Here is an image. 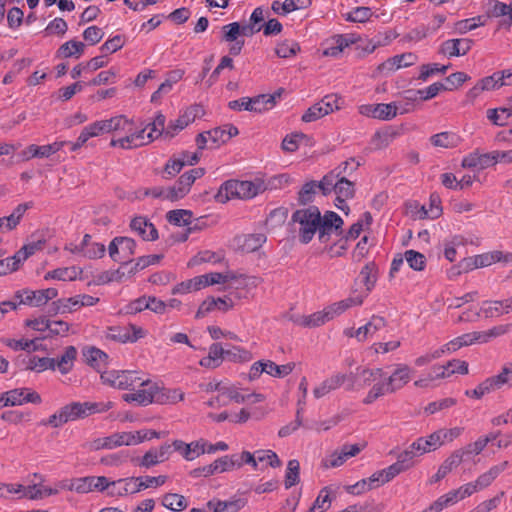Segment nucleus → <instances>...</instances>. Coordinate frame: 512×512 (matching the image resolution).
<instances>
[{
    "instance_id": "nucleus-1",
    "label": "nucleus",
    "mask_w": 512,
    "mask_h": 512,
    "mask_svg": "<svg viewBox=\"0 0 512 512\" xmlns=\"http://www.w3.org/2000/svg\"><path fill=\"white\" fill-rule=\"evenodd\" d=\"M350 35L351 37L349 38L344 37L343 34L333 36L331 38V45L323 49V55L337 57L345 48L353 47L358 52V55L361 56L362 54L372 53L379 44V42H373L368 39L366 34H364V37L360 34L357 37H355L356 34Z\"/></svg>"
},
{
    "instance_id": "nucleus-2",
    "label": "nucleus",
    "mask_w": 512,
    "mask_h": 512,
    "mask_svg": "<svg viewBox=\"0 0 512 512\" xmlns=\"http://www.w3.org/2000/svg\"><path fill=\"white\" fill-rule=\"evenodd\" d=\"M332 192L336 194V206L341 210L349 209L345 201L354 197L355 183L347 178H337L336 173H327L322 178L321 193L327 196Z\"/></svg>"
},
{
    "instance_id": "nucleus-3",
    "label": "nucleus",
    "mask_w": 512,
    "mask_h": 512,
    "mask_svg": "<svg viewBox=\"0 0 512 512\" xmlns=\"http://www.w3.org/2000/svg\"><path fill=\"white\" fill-rule=\"evenodd\" d=\"M292 221L299 224V240L308 244L318 232L320 224V210L316 206L298 209L292 214Z\"/></svg>"
},
{
    "instance_id": "nucleus-4",
    "label": "nucleus",
    "mask_w": 512,
    "mask_h": 512,
    "mask_svg": "<svg viewBox=\"0 0 512 512\" xmlns=\"http://www.w3.org/2000/svg\"><path fill=\"white\" fill-rule=\"evenodd\" d=\"M146 437L141 436V432H116L109 436L96 438L85 444L90 451L112 450L120 446L137 445L144 441Z\"/></svg>"
},
{
    "instance_id": "nucleus-5",
    "label": "nucleus",
    "mask_w": 512,
    "mask_h": 512,
    "mask_svg": "<svg viewBox=\"0 0 512 512\" xmlns=\"http://www.w3.org/2000/svg\"><path fill=\"white\" fill-rule=\"evenodd\" d=\"M139 372L132 370H110L101 373V380L113 388L120 390H136L143 384Z\"/></svg>"
},
{
    "instance_id": "nucleus-6",
    "label": "nucleus",
    "mask_w": 512,
    "mask_h": 512,
    "mask_svg": "<svg viewBox=\"0 0 512 512\" xmlns=\"http://www.w3.org/2000/svg\"><path fill=\"white\" fill-rule=\"evenodd\" d=\"M260 186L252 181L228 180L224 182L218 193L221 201L231 198L251 199L259 192Z\"/></svg>"
},
{
    "instance_id": "nucleus-7",
    "label": "nucleus",
    "mask_w": 512,
    "mask_h": 512,
    "mask_svg": "<svg viewBox=\"0 0 512 512\" xmlns=\"http://www.w3.org/2000/svg\"><path fill=\"white\" fill-rule=\"evenodd\" d=\"M142 327L129 323L126 326H111L105 331V339L118 343H135L146 336Z\"/></svg>"
},
{
    "instance_id": "nucleus-8",
    "label": "nucleus",
    "mask_w": 512,
    "mask_h": 512,
    "mask_svg": "<svg viewBox=\"0 0 512 512\" xmlns=\"http://www.w3.org/2000/svg\"><path fill=\"white\" fill-rule=\"evenodd\" d=\"M146 127L138 129L135 127L134 121L131 125V132H127L126 135L118 139H112L110 141L111 147H120L125 150L135 149L138 147L145 146L153 142L152 133H146Z\"/></svg>"
},
{
    "instance_id": "nucleus-9",
    "label": "nucleus",
    "mask_w": 512,
    "mask_h": 512,
    "mask_svg": "<svg viewBox=\"0 0 512 512\" xmlns=\"http://www.w3.org/2000/svg\"><path fill=\"white\" fill-rule=\"evenodd\" d=\"M41 396L30 388H16L0 395V409L7 406H20L26 403L40 404Z\"/></svg>"
},
{
    "instance_id": "nucleus-10",
    "label": "nucleus",
    "mask_w": 512,
    "mask_h": 512,
    "mask_svg": "<svg viewBox=\"0 0 512 512\" xmlns=\"http://www.w3.org/2000/svg\"><path fill=\"white\" fill-rule=\"evenodd\" d=\"M205 169L201 167L193 168L183 173L177 182L169 187V201H178L184 198L190 191L194 182L204 176Z\"/></svg>"
},
{
    "instance_id": "nucleus-11",
    "label": "nucleus",
    "mask_w": 512,
    "mask_h": 512,
    "mask_svg": "<svg viewBox=\"0 0 512 512\" xmlns=\"http://www.w3.org/2000/svg\"><path fill=\"white\" fill-rule=\"evenodd\" d=\"M143 384L136 390L122 395L123 401L127 403H136L139 406H147L154 403L155 393L158 391V384L148 378L142 377Z\"/></svg>"
},
{
    "instance_id": "nucleus-12",
    "label": "nucleus",
    "mask_w": 512,
    "mask_h": 512,
    "mask_svg": "<svg viewBox=\"0 0 512 512\" xmlns=\"http://www.w3.org/2000/svg\"><path fill=\"white\" fill-rule=\"evenodd\" d=\"M347 382L346 390L351 391L354 389V375L353 373H335L322 381L317 387L313 389L315 398L320 399L330 392L337 390Z\"/></svg>"
},
{
    "instance_id": "nucleus-13",
    "label": "nucleus",
    "mask_w": 512,
    "mask_h": 512,
    "mask_svg": "<svg viewBox=\"0 0 512 512\" xmlns=\"http://www.w3.org/2000/svg\"><path fill=\"white\" fill-rule=\"evenodd\" d=\"M340 98L335 94L324 96L319 102L309 107L302 115V121L309 123L316 121L325 115L340 108Z\"/></svg>"
},
{
    "instance_id": "nucleus-14",
    "label": "nucleus",
    "mask_w": 512,
    "mask_h": 512,
    "mask_svg": "<svg viewBox=\"0 0 512 512\" xmlns=\"http://www.w3.org/2000/svg\"><path fill=\"white\" fill-rule=\"evenodd\" d=\"M204 115V108L199 104L191 105L186 108L177 119L171 120L166 127V137L173 138L180 131L185 129L190 123Z\"/></svg>"
},
{
    "instance_id": "nucleus-15",
    "label": "nucleus",
    "mask_w": 512,
    "mask_h": 512,
    "mask_svg": "<svg viewBox=\"0 0 512 512\" xmlns=\"http://www.w3.org/2000/svg\"><path fill=\"white\" fill-rule=\"evenodd\" d=\"M343 224V219L334 211H326L323 216L320 215L319 241L321 243L328 242L332 233L341 235L343 233Z\"/></svg>"
},
{
    "instance_id": "nucleus-16",
    "label": "nucleus",
    "mask_w": 512,
    "mask_h": 512,
    "mask_svg": "<svg viewBox=\"0 0 512 512\" xmlns=\"http://www.w3.org/2000/svg\"><path fill=\"white\" fill-rule=\"evenodd\" d=\"M172 445L165 443L158 448H151L141 458L137 459V465L150 468L167 461L172 454Z\"/></svg>"
},
{
    "instance_id": "nucleus-17",
    "label": "nucleus",
    "mask_w": 512,
    "mask_h": 512,
    "mask_svg": "<svg viewBox=\"0 0 512 512\" xmlns=\"http://www.w3.org/2000/svg\"><path fill=\"white\" fill-rule=\"evenodd\" d=\"M417 60V55L412 52L402 53L388 58L378 66V70L380 72L392 73L400 68H406L414 65Z\"/></svg>"
},
{
    "instance_id": "nucleus-18",
    "label": "nucleus",
    "mask_w": 512,
    "mask_h": 512,
    "mask_svg": "<svg viewBox=\"0 0 512 512\" xmlns=\"http://www.w3.org/2000/svg\"><path fill=\"white\" fill-rule=\"evenodd\" d=\"M171 445L173 451L181 454L185 460L192 461L204 454L206 441L201 439L191 443H185L182 440H174Z\"/></svg>"
},
{
    "instance_id": "nucleus-19",
    "label": "nucleus",
    "mask_w": 512,
    "mask_h": 512,
    "mask_svg": "<svg viewBox=\"0 0 512 512\" xmlns=\"http://www.w3.org/2000/svg\"><path fill=\"white\" fill-rule=\"evenodd\" d=\"M509 466L508 461H503L497 465L490 467V469L477 477L473 482L468 484L472 486L473 494L489 487L493 481L504 472Z\"/></svg>"
},
{
    "instance_id": "nucleus-20",
    "label": "nucleus",
    "mask_w": 512,
    "mask_h": 512,
    "mask_svg": "<svg viewBox=\"0 0 512 512\" xmlns=\"http://www.w3.org/2000/svg\"><path fill=\"white\" fill-rule=\"evenodd\" d=\"M472 44V40L468 38L449 39L441 44L439 53L449 58L463 56L471 49Z\"/></svg>"
},
{
    "instance_id": "nucleus-21",
    "label": "nucleus",
    "mask_w": 512,
    "mask_h": 512,
    "mask_svg": "<svg viewBox=\"0 0 512 512\" xmlns=\"http://www.w3.org/2000/svg\"><path fill=\"white\" fill-rule=\"evenodd\" d=\"M238 133V128L232 124H227L206 131L210 140L209 148H218L222 144L228 142L232 137L238 135Z\"/></svg>"
},
{
    "instance_id": "nucleus-22",
    "label": "nucleus",
    "mask_w": 512,
    "mask_h": 512,
    "mask_svg": "<svg viewBox=\"0 0 512 512\" xmlns=\"http://www.w3.org/2000/svg\"><path fill=\"white\" fill-rule=\"evenodd\" d=\"M494 151L489 153L480 154L478 152H472L466 155L462 160V167L470 169H486L490 166L495 165Z\"/></svg>"
},
{
    "instance_id": "nucleus-23",
    "label": "nucleus",
    "mask_w": 512,
    "mask_h": 512,
    "mask_svg": "<svg viewBox=\"0 0 512 512\" xmlns=\"http://www.w3.org/2000/svg\"><path fill=\"white\" fill-rule=\"evenodd\" d=\"M364 299H365V295L350 296L346 299L340 300L338 302H334V303L326 306L324 309L326 311V315L328 316L329 320H332L335 317L343 314L349 308L362 305Z\"/></svg>"
},
{
    "instance_id": "nucleus-24",
    "label": "nucleus",
    "mask_w": 512,
    "mask_h": 512,
    "mask_svg": "<svg viewBox=\"0 0 512 512\" xmlns=\"http://www.w3.org/2000/svg\"><path fill=\"white\" fill-rule=\"evenodd\" d=\"M130 228L136 232L144 241H155L158 239V231L154 224L147 218L138 216L131 220Z\"/></svg>"
},
{
    "instance_id": "nucleus-25",
    "label": "nucleus",
    "mask_w": 512,
    "mask_h": 512,
    "mask_svg": "<svg viewBox=\"0 0 512 512\" xmlns=\"http://www.w3.org/2000/svg\"><path fill=\"white\" fill-rule=\"evenodd\" d=\"M489 15L493 18H501L498 23L503 29L509 30L512 27V1L509 4L494 1L489 8Z\"/></svg>"
},
{
    "instance_id": "nucleus-26",
    "label": "nucleus",
    "mask_w": 512,
    "mask_h": 512,
    "mask_svg": "<svg viewBox=\"0 0 512 512\" xmlns=\"http://www.w3.org/2000/svg\"><path fill=\"white\" fill-rule=\"evenodd\" d=\"M412 369L406 364H398L386 379L393 393L403 388L411 380Z\"/></svg>"
},
{
    "instance_id": "nucleus-27",
    "label": "nucleus",
    "mask_w": 512,
    "mask_h": 512,
    "mask_svg": "<svg viewBox=\"0 0 512 512\" xmlns=\"http://www.w3.org/2000/svg\"><path fill=\"white\" fill-rule=\"evenodd\" d=\"M440 430H437L427 437H419L412 442V448L424 455L428 452L435 451L443 445Z\"/></svg>"
},
{
    "instance_id": "nucleus-28",
    "label": "nucleus",
    "mask_w": 512,
    "mask_h": 512,
    "mask_svg": "<svg viewBox=\"0 0 512 512\" xmlns=\"http://www.w3.org/2000/svg\"><path fill=\"white\" fill-rule=\"evenodd\" d=\"M82 354L86 363L97 371H101L108 364V354L94 346L85 347Z\"/></svg>"
},
{
    "instance_id": "nucleus-29",
    "label": "nucleus",
    "mask_w": 512,
    "mask_h": 512,
    "mask_svg": "<svg viewBox=\"0 0 512 512\" xmlns=\"http://www.w3.org/2000/svg\"><path fill=\"white\" fill-rule=\"evenodd\" d=\"M441 91H445V84L435 82L423 89L406 91L405 99L410 101H416L417 99L427 101L436 97Z\"/></svg>"
},
{
    "instance_id": "nucleus-30",
    "label": "nucleus",
    "mask_w": 512,
    "mask_h": 512,
    "mask_svg": "<svg viewBox=\"0 0 512 512\" xmlns=\"http://www.w3.org/2000/svg\"><path fill=\"white\" fill-rule=\"evenodd\" d=\"M136 477H127L113 481L112 491L110 496H126L128 494H135L139 492V487Z\"/></svg>"
},
{
    "instance_id": "nucleus-31",
    "label": "nucleus",
    "mask_w": 512,
    "mask_h": 512,
    "mask_svg": "<svg viewBox=\"0 0 512 512\" xmlns=\"http://www.w3.org/2000/svg\"><path fill=\"white\" fill-rule=\"evenodd\" d=\"M429 140L434 147L445 149L456 148L461 143V137L452 131H444L434 134Z\"/></svg>"
},
{
    "instance_id": "nucleus-32",
    "label": "nucleus",
    "mask_w": 512,
    "mask_h": 512,
    "mask_svg": "<svg viewBox=\"0 0 512 512\" xmlns=\"http://www.w3.org/2000/svg\"><path fill=\"white\" fill-rule=\"evenodd\" d=\"M385 326L386 320L384 317L373 315L369 322L355 330V337L358 341H364L368 336H372Z\"/></svg>"
},
{
    "instance_id": "nucleus-33",
    "label": "nucleus",
    "mask_w": 512,
    "mask_h": 512,
    "mask_svg": "<svg viewBox=\"0 0 512 512\" xmlns=\"http://www.w3.org/2000/svg\"><path fill=\"white\" fill-rule=\"evenodd\" d=\"M359 277L363 285L365 286V291L360 295H365V298L369 295V293L374 289L375 284L378 278V268L375 262H368L360 271Z\"/></svg>"
},
{
    "instance_id": "nucleus-34",
    "label": "nucleus",
    "mask_w": 512,
    "mask_h": 512,
    "mask_svg": "<svg viewBox=\"0 0 512 512\" xmlns=\"http://www.w3.org/2000/svg\"><path fill=\"white\" fill-rule=\"evenodd\" d=\"M473 494L472 486L468 483L460 486L457 489L451 490L446 494L439 497L440 502L443 507L446 508L448 506L454 505L457 502L471 496Z\"/></svg>"
},
{
    "instance_id": "nucleus-35",
    "label": "nucleus",
    "mask_w": 512,
    "mask_h": 512,
    "mask_svg": "<svg viewBox=\"0 0 512 512\" xmlns=\"http://www.w3.org/2000/svg\"><path fill=\"white\" fill-rule=\"evenodd\" d=\"M282 90H278L273 94H261L256 97L250 98L251 111L262 113L273 108L276 104V99L280 98Z\"/></svg>"
},
{
    "instance_id": "nucleus-36",
    "label": "nucleus",
    "mask_w": 512,
    "mask_h": 512,
    "mask_svg": "<svg viewBox=\"0 0 512 512\" xmlns=\"http://www.w3.org/2000/svg\"><path fill=\"white\" fill-rule=\"evenodd\" d=\"M78 351L74 346H67L63 354L55 359V369L57 368L61 374H68L74 367Z\"/></svg>"
},
{
    "instance_id": "nucleus-37",
    "label": "nucleus",
    "mask_w": 512,
    "mask_h": 512,
    "mask_svg": "<svg viewBox=\"0 0 512 512\" xmlns=\"http://www.w3.org/2000/svg\"><path fill=\"white\" fill-rule=\"evenodd\" d=\"M224 360V347L220 343H213L209 347L208 356L203 357L199 364L202 367L215 369L219 367Z\"/></svg>"
},
{
    "instance_id": "nucleus-38",
    "label": "nucleus",
    "mask_w": 512,
    "mask_h": 512,
    "mask_svg": "<svg viewBox=\"0 0 512 512\" xmlns=\"http://www.w3.org/2000/svg\"><path fill=\"white\" fill-rule=\"evenodd\" d=\"M246 505V501L242 498L232 499L228 501L210 500L207 506L212 512H238Z\"/></svg>"
},
{
    "instance_id": "nucleus-39",
    "label": "nucleus",
    "mask_w": 512,
    "mask_h": 512,
    "mask_svg": "<svg viewBox=\"0 0 512 512\" xmlns=\"http://www.w3.org/2000/svg\"><path fill=\"white\" fill-rule=\"evenodd\" d=\"M24 368L37 373L46 370H55V358L29 356L28 359L24 361Z\"/></svg>"
},
{
    "instance_id": "nucleus-40",
    "label": "nucleus",
    "mask_w": 512,
    "mask_h": 512,
    "mask_svg": "<svg viewBox=\"0 0 512 512\" xmlns=\"http://www.w3.org/2000/svg\"><path fill=\"white\" fill-rule=\"evenodd\" d=\"M240 248L246 253L257 251L266 242V236L263 233L247 234L238 239Z\"/></svg>"
},
{
    "instance_id": "nucleus-41",
    "label": "nucleus",
    "mask_w": 512,
    "mask_h": 512,
    "mask_svg": "<svg viewBox=\"0 0 512 512\" xmlns=\"http://www.w3.org/2000/svg\"><path fill=\"white\" fill-rule=\"evenodd\" d=\"M390 386L387 383L386 379L383 377L378 382H376L368 391L367 395L363 399V403L366 405H370L374 403L378 398L393 393L390 391Z\"/></svg>"
},
{
    "instance_id": "nucleus-42",
    "label": "nucleus",
    "mask_w": 512,
    "mask_h": 512,
    "mask_svg": "<svg viewBox=\"0 0 512 512\" xmlns=\"http://www.w3.org/2000/svg\"><path fill=\"white\" fill-rule=\"evenodd\" d=\"M107 132H117L126 135L127 132H131V125L133 120L128 119L124 115H117L110 119H105Z\"/></svg>"
},
{
    "instance_id": "nucleus-43",
    "label": "nucleus",
    "mask_w": 512,
    "mask_h": 512,
    "mask_svg": "<svg viewBox=\"0 0 512 512\" xmlns=\"http://www.w3.org/2000/svg\"><path fill=\"white\" fill-rule=\"evenodd\" d=\"M15 298L19 299V304L40 307L44 305L40 290H19L15 293Z\"/></svg>"
},
{
    "instance_id": "nucleus-44",
    "label": "nucleus",
    "mask_w": 512,
    "mask_h": 512,
    "mask_svg": "<svg viewBox=\"0 0 512 512\" xmlns=\"http://www.w3.org/2000/svg\"><path fill=\"white\" fill-rule=\"evenodd\" d=\"M60 489L76 491L77 493H88L92 491L91 476L73 479L70 482L62 481L58 484Z\"/></svg>"
},
{
    "instance_id": "nucleus-45",
    "label": "nucleus",
    "mask_w": 512,
    "mask_h": 512,
    "mask_svg": "<svg viewBox=\"0 0 512 512\" xmlns=\"http://www.w3.org/2000/svg\"><path fill=\"white\" fill-rule=\"evenodd\" d=\"M154 403L172 404L183 400L184 394L177 389H166L158 385V391L155 393Z\"/></svg>"
},
{
    "instance_id": "nucleus-46",
    "label": "nucleus",
    "mask_w": 512,
    "mask_h": 512,
    "mask_svg": "<svg viewBox=\"0 0 512 512\" xmlns=\"http://www.w3.org/2000/svg\"><path fill=\"white\" fill-rule=\"evenodd\" d=\"M67 421H76L88 417L86 402H72L62 407Z\"/></svg>"
},
{
    "instance_id": "nucleus-47",
    "label": "nucleus",
    "mask_w": 512,
    "mask_h": 512,
    "mask_svg": "<svg viewBox=\"0 0 512 512\" xmlns=\"http://www.w3.org/2000/svg\"><path fill=\"white\" fill-rule=\"evenodd\" d=\"M193 213L186 209L171 210L166 214L167 221L175 226H188L192 223Z\"/></svg>"
},
{
    "instance_id": "nucleus-48",
    "label": "nucleus",
    "mask_w": 512,
    "mask_h": 512,
    "mask_svg": "<svg viewBox=\"0 0 512 512\" xmlns=\"http://www.w3.org/2000/svg\"><path fill=\"white\" fill-rule=\"evenodd\" d=\"M162 505L175 512H180L188 506L187 499L177 493H167L162 498Z\"/></svg>"
},
{
    "instance_id": "nucleus-49",
    "label": "nucleus",
    "mask_w": 512,
    "mask_h": 512,
    "mask_svg": "<svg viewBox=\"0 0 512 512\" xmlns=\"http://www.w3.org/2000/svg\"><path fill=\"white\" fill-rule=\"evenodd\" d=\"M127 266L121 264V266L116 270H108L100 273L97 277L98 284H108L111 282H121L125 278H128V271L125 269Z\"/></svg>"
},
{
    "instance_id": "nucleus-50",
    "label": "nucleus",
    "mask_w": 512,
    "mask_h": 512,
    "mask_svg": "<svg viewBox=\"0 0 512 512\" xmlns=\"http://www.w3.org/2000/svg\"><path fill=\"white\" fill-rule=\"evenodd\" d=\"M119 241L121 264L128 266L131 263V257L135 254L136 242L129 237H119Z\"/></svg>"
},
{
    "instance_id": "nucleus-51",
    "label": "nucleus",
    "mask_w": 512,
    "mask_h": 512,
    "mask_svg": "<svg viewBox=\"0 0 512 512\" xmlns=\"http://www.w3.org/2000/svg\"><path fill=\"white\" fill-rule=\"evenodd\" d=\"M59 489L51 487H43L39 484L29 485L24 491V496L31 500H39L44 497L58 494Z\"/></svg>"
},
{
    "instance_id": "nucleus-52",
    "label": "nucleus",
    "mask_w": 512,
    "mask_h": 512,
    "mask_svg": "<svg viewBox=\"0 0 512 512\" xmlns=\"http://www.w3.org/2000/svg\"><path fill=\"white\" fill-rule=\"evenodd\" d=\"M78 272L76 267H63L57 268L52 271H48L44 279L45 280H59V281H73L77 278Z\"/></svg>"
},
{
    "instance_id": "nucleus-53",
    "label": "nucleus",
    "mask_w": 512,
    "mask_h": 512,
    "mask_svg": "<svg viewBox=\"0 0 512 512\" xmlns=\"http://www.w3.org/2000/svg\"><path fill=\"white\" fill-rule=\"evenodd\" d=\"M252 359V354L239 346H229L224 348V360L231 362H247Z\"/></svg>"
},
{
    "instance_id": "nucleus-54",
    "label": "nucleus",
    "mask_w": 512,
    "mask_h": 512,
    "mask_svg": "<svg viewBox=\"0 0 512 512\" xmlns=\"http://www.w3.org/2000/svg\"><path fill=\"white\" fill-rule=\"evenodd\" d=\"M55 313H69L80 308L79 295L69 298H61L52 303Z\"/></svg>"
},
{
    "instance_id": "nucleus-55",
    "label": "nucleus",
    "mask_w": 512,
    "mask_h": 512,
    "mask_svg": "<svg viewBox=\"0 0 512 512\" xmlns=\"http://www.w3.org/2000/svg\"><path fill=\"white\" fill-rule=\"evenodd\" d=\"M404 258L407 264L414 271H423L426 268V257L424 254L413 249L404 252Z\"/></svg>"
},
{
    "instance_id": "nucleus-56",
    "label": "nucleus",
    "mask_w": 512,
    "mask_h": 512,
    "mask_svg": "<svg viewBox=\"0 0 512 512\" xmlns=\"http://www.w3.org/2000/svg\"><path fill=\"white\" fill-rule=\"evenodd\" d=\"M322 179L319 182L314 180L306 182L298 193L299 203L305 205L313 200V196L317 189L321 191Z\"/></svg>"
},
{
    "instance_id": "nucleus-57",
    "label": "nucleus",
    "mask_w": 512,
    "mask_h": 512,
    "mask_svg": "<svg viewBox=\"0 0 512 512\" xmlns=\"http://www.w3.org/2000/svg\"><path fill=\"white\" fill-rule=\"evenodd\" d=\"M375 109H376V119L387 121V120H391L397 116L400 106L398 105V102L379 103V104H376Z\"/></svg>"
},
{
    "instance_id": "nucleus-58",
    "label": "nucleus",
    "mask_w": 512,
    "mask_h": 512,
    "mask_svg": "<svg viewBox=\"0 0 512 512\" xmlns=\"http://www.w3.org/2000/svg\"><path fill=\"white\" fill-rule=\"evenodd\" d=\"M300 480V464L296 459H292L287 464L286 474H285V488L289 489L296 484H298Z\"/></svg>"
},
{
    "instance_id": "nucleus-59",
    "label": "nucleus",
    "mask_w": 512,
    "mask_h": 512,
    "mask_svg": "<svg viewBox=\"0 0 512 512\" xmlns=\"http://www.w3.org/2000/svg\"><path fill=\"white\" fill-rule=\"evenodd\" d=\"M84 43L81 41L71 40L63 45L58 50V55L62 58H69L72 56L79 57L84 50Z\"/></svg>"
},
{
    "instance_id": "nucleus-60",
    "label": "nucleus",
    "mask_w": 512,
    "mask_h": 512,
    "mask_svg": "<svg viewBox=\"0 0 512 512\" xmlns=\"http://www.w3.org/2000/svg\"><path fill=\"white\" fill-rule=\"evenodd\" d=\"M264 21V11L261 7H257L251 14L249 22L244 24L242 32H261Z\"/></svg>"
},
{
    "instance_id": "nucleus-61",
    "label": "nucleus",
    "mask_w": 512,
    "mask_h": 512,
    "mask_svg": "<svg viewBox=\"0 0 512 512\" xmlns=\"http://www.w3.org/2000/svg\"><path fill=\"white\" fill-rule=\"evenodd\" d=\"M166 117L161 112H158L154 120L147 124L146 129H149L148 133H152L153 141L164 135L166 137Z\"/></svg>"
},
{
    "instance_id": "nucleus-62",
    "label": "nucleus",
    "mask_w": 512,
    "mask_h": 512,
    "mask_svg": "<svg viewBox=\"0 0 512 512\" xmlns=\"http://www.w3.org/2000/svg\"><path fill=\"white\" fill-rule=\"evenodd\" d=\"M419 451L412 448V443L409 445L407 449L402 451L397 456V463L400 464V467L406 471L414 466V459L418 456H421Z\"/></svg>"
},
{
    "instance_id": "nucleus-63",
    "label": "nucleus",
    "mask_w": 512,
    "mask_h": 512,
    "mask_svg": "<svg viewBox=\"0 0 512 512\" xmlns=\"http://www.w3.org/2000/svg\"><path fill=\"white\" fill-rule=\"evenodd\" d=\"M265 366H266V373L268 375H271L273 377L282 378V377L289 375L293 371L295 364L287 363L284 365H277L276 363H274L271 360H266Z\"/></svg>"
},
{
    "instance_id": "nucleus-64",
    "label": "nucleus",
    "mask_w": 512,
    "mask_h": 512,
    "mask_svg": "<svg viewBox=\"0 0 512 512\" xmlns=\"http://www.w3.org/2000/svg\"><path fill=\"white\" fill-rule=\"evenodd\" d=\"M245 34H223L221 41L228 44V49L231 55L240 54L244 45Z\"/></svg>"
}]
</instances>
